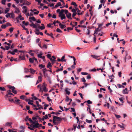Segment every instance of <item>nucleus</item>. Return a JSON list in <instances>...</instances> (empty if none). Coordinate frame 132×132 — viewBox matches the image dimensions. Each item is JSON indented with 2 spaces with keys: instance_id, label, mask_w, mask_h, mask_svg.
Masks as SVG:
<instances>
[{
  "instance_id": "1",
  "label": "nucleus",
  "mask_w": 132,
  "mask_h": 132,
  "mask_svg": "<svg viewBox=\"0 0 132 132\" xmlns=\"http://www.w3.org/2000/svg\"><path fill=\"white\" fill-rule=\"evenodd\" d=\"M6 94L5 95V100H7V99L12 97V96H14V95L11 92H6Z\"/></svg>"
},
{
  "instance_id": "2",
  "label": "nucleus",
  "mask_w": 132,
  "mask_h": 132,
  "mask_svg": "<svg viewBox=\"0 0 132 132\" xmlns=\"http://www.w3.org/2000/svg\"><path fill=\"white\" fill-rule=\"evenodd\" d=\"M53 123L55 125H57L59 123H60V122H56V119H55V118H54V116H53Z\"/></svg>"
},
{
  "instance_id": "3",
  "label": "nucleus",
  "mask_w": 132,
  "mask_h": 132,
  "mask_svg": "<svg viewBox=\"0 0 132 132\" xmlns=\"http://www.w3.org/2000/svg\"><path fill=\"white\" fill-rule=\"evenodd\" d=\"M54 117L56 118L55 119H56V121H57V122H59V121H61L62 120V119L60 117L55 116H54Z\"/></svg>"
},
{
  "instance_id": "4",
  "label": "nucleus",
  "mask_w": 132,
  "mask_h": 132,
  "mask_svg": "<svg viewBox=\"0 0 132 132\" xmlns=\"http://www.w3.org/2000/svg\"><path fill=\"white\" fill-rule=\"evenodd\" d=\"M42 80V78L41 76H40L38 77V80L37 81L36 85H37L40 82H41Z\"/></svg>"
},
{
  "instance_id": "5",
  "label": "nucleus",
  "mask_w": 132,
  "mask_h": 132,
  "mask_svg": "<svg viewBox=\"0 0 132 132\" xmlns=\"http://www.w3.org/2000/svg\"><path fill=\"white\" fill-rule=\"evenodd\" d=\"M32 127L34 128H38L39 127L38 123H36V124H33Z\"/></svg>"
},
{
  "instance_id": "6",
  "label": "nucleus",
  "mask_w": 132,
  "mask_h": 132,
  "mask_svg": "<svg viewBox=\"0 0 132 132\" xmlns=\"http://www.w3.org/2000/svg\"><path fill=\"white\" fill-rule=\"evenodd\" d=\"M59 26L62 29H63L66 27V26L64 25L63 24L61 23H60L59 24Z\"/></svg>"
},
{
  "instance_id": "7",
  "label": "nucleus",
  "mask_w": 132,
  "mask_h": 132,
  "mask_svg": "<svg viewBox=\"0 0 132 132\" xmlns=\"http://www.w3.org/2000/svg\"><path fill=\"white\" fill-rule=\"evenodd\" d=\"M66 16L69 19H72L71 13H69L68 14H67Z\"/></svg>"
},
{
  "instance_id": "8",
  "label": "nucleus",
  "mask_w": 132,
  "mask_h": 132,
  "mask_svg": "<svg viewBox=\"0 0 132 132\" xmlns=\"http://www.w3.org/2000/svg\"><path fill=\"white\" fill-rule=\"evenodd\" d=\"M30 4V3L29 2H28L26 0H24L23 1V5H24V4H26L27 5H28Z\"/></svg>"
},
{
  "instance_id": "9",
  "label": "nucleus",
  "mask_w": 132,
  "mask_h": 132,
  "mask_svg": "<svg viewBox=\"0 0 132 132\" xmlns=\"http://www.w3.org/2000/svg\"><path fill=\"white\" fill-rule=\"evenodd\" d=\"M42 87L43 88V90L45 92H47L48 91V90L46 87L44 85L42 86Z\"/></svg>"
},
{
  "instance_id": "10",
  "label": "nucleus",
  "mask_w": 132,
  "mask_h": 132,
  "mask_svg": "<svg viewBox=\"0 0 132 132\" xmlns=\"http://www.w3.org/2000/svg\"><path fill=\"white\" fill-rule=\"evenodd\" d=\"M29 25L31 27H32L33 28H37L36 26L33 23H32L31 24H29Z\"/></svg>"
},
{
  "instance_id": "11",
  "label": "nucleus",
  "mask_w": 132,
  "mask_h": 132,
  "mask_svg": "<svg viewBox=\"0 0 132 132\" xmlns=\"http://www.w3.org/2000/svg\"><path fill=\"white\" fill-rule=\"evenodd\" d=\"M60 17H61V19L62 20L65 19L66 18V17L64 14L61 15Z\"/></svg>"
},
{
  "instance_id": "12",
  "label": "nucleus",
  "mask_w": 132,
  "mask_h": 132,
  "mask_svg": "<svg viewBox=\"0 0 132 132\" xmlns=\"http://www.w3.org/2000/svg\"><path fill=\"white\" fill-rule=\"evenodd\" d=\"M64 10L63 9H62L61 10V12L59 13V17H60V16L61 15L63 14V13L64 12Z\"/></svg>"
},
{
  "instance_id": "13",
  "label": "nucleus",
  "mask_w": 132,
  "mask_h": 132,
  "mask_svg": "<svg viewBox=\"0 0 132 132\" xmlns=\"http://www.w3.org/2000/svg\"><path fill=\"white\" fill-rule=\"evenodd\" d=\"M20 101V100H19V99H16V100H15L14 101V103H15V102H16L15 103L17 104H18V105H19L20 104V103L19 102V101Z\"/></svg>"
},
{
  "instance_id": "14",
  "label": "nucleus",
  "mask_w": 132,
  "mask_h": 132,
  "mask_svg": "<svg viewBox=\"0 0 132 132\" xmlns=\"http://www.w3.org/2000/svg\"><path fill=\"white\" fill-rule=\"evenodd\" d=\"M61 3L60 2H58L57 3V4L55 5V7H58L60 6H61Z\"/></svg>"
},
{
  "instance_id": "15",
  "label": "nucleus",
  "mask_w": 132,
  "mask_h": 132,
  "mask_svg": "<svg viewBox=\"0 0 132 132\" xmlns=\"http://www.w3.org/2000/svg\"><path fill=\"white\" fill-rule=\"evenodd\" d=\"M12 123V122H7L6 123V126H10L11 127H12L11 126V125Z\"/></svg>"
},
{
  "instance_id": "16",
  "label": "nucleus",
  "mask_w": 132,
  "mask_h": 132,
  "mask_svg": "<svg viewBox=\"0 0 132 132\" xmlns=\"http://www.w3.org/2000/svg\"><path fill=\"white\" fill-rule=\"evenodd\" d=\"M12 6L13 7L15 8V10H17V11L18 12H20V11L19 10V9L17 7H16L15 6V5L14 4H13L12 5Z\"/></svg>"
},
{
  "instance_id": "17",
  "label": "nucleus",
  "mask_w": 132,
  "mask_h": 132,
  "mask_svg": "<svg viewBox=\"0 0 132 132\" xmlns=\"http://www.w3.org/2000/svg\"><path fill=\"white\" fill-rule=\"evenodd\" d=\"M127 56V53L126 54V56L125 58V61H126V59L127 58V59H129L131 58V57L129 55L128 56Z\"/></svg>"
},
{
  "instance_id": "18",
  "label": "nucleus",
  "mask_w": 132,
  "mask_h": 132,
  "mask_svg": "<svg viewBox=\"0 0 132 132\" xmlns=\"http://www.w3.org/2000/svg\"><path fill=\"white\" fill-rule=\"evenodd\" d=\"M43 55V53L42 52H41L39 54H38L37 56L39 58H42V55Z\"/></svg>"
},
{
  "instance_id": "19",
  "label": "nucleus",
  "mask_w": 132,
  "mask_h": 132,
  "mask_svg": "<svg viewBox=\"0 0 132 132\" xmlns=\"http://www.w3.org/2000/svg\"><path fill=\"white\" fill-rule=\"evenodd\" d=\"M30 71L31 73L32 74L36 72V71L35 70H34V69H33L30 68Z\"/></svg>"
},
{
  "instance_id": "20",
  "label": "nucleus",
  "mask_w": 132,
  "mask_h": 132,
  "mask_svg": "<svg viewBox=\"0 0 132 132\" xmlns=\"http://www.w3.org/2000/svg\"><path fill=\"white\" fill-rule=\"evenodd\" d=\"M29 60L30 63H32L34 62V60L33 59V58H30L29 59Z\"/></svg>"
},
{
  "instance_id": "21",
  "label": "nucleus",
  "mask_w": 132,
  "mask_h": 132,
  "mask_svg": "<svg viewBox=\"0 0 132 132\" xmlns=\"http://www.w3.org/2000/svg\"><path fill=\"white\" fill-rule=\"evenodd\" d=\"M33 102V101L30 100L28 101V104H31V105H34V104L32 103Z\"/></svg>"
},
{
  "instance_id": "22",
  "label": "nucleus",
  "mask_w": 132,
  "mask_h": 132,
  "mask_svg": "<svg viewBox=\"0 0 132 132\" xmlns=\"http://www.w3.org/2000/svg\"><path fill=\"white\" fill-rule=\"evenodd\" d=\"M63 70V67L62 66L60 68V69H58L57 70H56V72H58L59 71H62Z\"/></svg>"
},
{
  "instance_id": "23",
  "label": "nucleus",
  "mask_w": 132,
  "mask_h": 132,
  "mask_svg": "<svg viewBox=\"0 0 132 132\" xmlns=\"http://www.w3.org/2000/svg\"><path fill=\"white\" fill-rule=\"evenodd\" d=\"M29 20L31 19V20H32L33 21H36V19L34 16H32L31 17H29Z\"/></svg>"
},
{
  "instance_id": "24",
  "label": "nucleus",
  "mask_w": 132,
  "mask_h": 132,
  "mask_svg": "<svg viewBox=\"0 0 132 132\" xmlns=\"http://www.w3.org/2000/svg\"><path fill=\"white\" fill-rule=\"evenodd\" d=\"M68 88H66L65 89V92L67 94L69 95L70 94V92L68 90Z\"/></svg>"
},
{
  "instance_id": "25",
  "label": "nucleus",
  "mask_w": 132,
  "mask_h": 132,
  "mask_svg": "<svg viewBox=\"0 0 132 132\" xmlns=\"http://www.w3.org/2000/svg\"><path fill=\"white\" fill-rule=\"evenodd\" d=\"M44 74L45 78H49V77L48 76V74L46 72H44Z\"/></svg>"
},
{
  "instance_id": "26",
  "label": "nucleus",
  "mask_w": 132,
  "mask_h": 132,
  "mask_svg": "<svg viewBox=\"0 0 132 132\" xmlns=\"http://www.w3.org/2000/svg\"><path fill=\"white\" fill-rule=\"evenodd\" d=\"M65 57V56L64 55L63 56H62L61 58V61L62 62H63V61L65 62L66 60L64 59Z\"/></svg>"
},
{
  "instance_id": "27",
  "label": "nucleus",
  "mask_w": 132,
  "mask_h": 132,
  "mask_svg": "<svg viewBox=\"0 0 132 132\" xmlns=\"http://www.w3.org/2000/svg\"><path fill=\"white\" fill-rule=\"evenodd\" d=\"M20 98L22 100H24L25 98H26V96L22 95L20 96Z\"/></svg>"
},
{
  "instance_id": "28",
  "label": "nucleus",
  "mask_w": 132,
  "mask_h": 132,
  "mask_svg": "<svg viewBox=\"0 0 132 132\" xmlns=\"http://www.w3.org/2000/svg\"><path fill=\"white\" fill-rule=\"evenodd\" d=\"M52 66V65H51V63L50 62H49L48 63V64L47 65V67L49 68L50 69H51V68H50V67H51Z\"/></svg>"
},
{
  "instance_id": "29",
  "label": "nucleus",
  "mask_w": 132,
  "mask_h": 132,
  "mask_svg": "<svg viewBox=\"0 0 132 132\" xmlns=\"http://www.w3.org/2000/svg\"><path fill=\"white\" fill-rule=\"evenodd\" d=\"M10 9L9 8H6V9L5 10V13L6 14L9 11Z\"/></svg>"
},
{
  "instance_id": "30",
  "label": "nucleus",
  "mask_w": 132,
  "mask_h": 132,
  "mask_svg": "<svg viewBox=\"0 0 132 132\" xmlns=\"http://www.w3.org/2000/svg\"><path fill=\"white\" fill-rule=\"evenodd\" d=\"M45 65H43L42 64H39V67H40V69H41L42 68H44L45 67Z\"/></svg>"
},
{
  "instance_id": "31",
  "label": "nucleus",
  "mask_w": 132,
  "mask_h": 132,
  "mask_svg": "<svg viewBox=\"0 0 132 132\" xmlns=\"http://www.w3.org/2000/svg\"><path fill=\"white\" fill-rule=\"evenodd\" d=\"M7 27L6 24H3L1 26V28L3 29H5Z\"/></svg>"
},
{
  "instance_id": "32",
  "label": "nucleus",
  "mask_w": 132,
  "mask_h": 132,
  "mask_svg": "<svg viewBox=\"0 0 132 132\" xmlns=\"http://www.w3.org/2000/svg\"><path fill=\"white\" fill-rule=\"evenodd\" d=\"M87 102L88 104H91L92 103V102L90 100H88L87 101H85L84 103Z\"/></svg>"
},
{
  "instance_id": "33",
  "label": "nucleus",
  "mask_w": 132,
  "mask_h": 132,
  "mask_svg": "<svg viewBox=\"0 0 132 132\" xmlns=\"http://www.w3.org/2000/svg\"><path fill=\"white\" fill-rule=\"evenodd\" d=\"M39 116L38 115H37L35 117H33L32 118V119L33 120H36L37 119V118H38Z\"/></svg>"
},
{
  "instance_id": "34",
  "label": "nucleus",
  "mask_w": 132,
  "mask_h": 132,
  "mask_svg": "<svg viewBox=\"0 0 132 132\" xmlns=\"http://www.w3.org/2000/svg\"><path fill=\"white\" fill-rule=\"evenodd\" d=\"M21 17H22V16L21 15H19L17 17H16V19L18 21V19H20Z\"/></svg>"
},
{
  "instance_id": "35",
  "label": "nucleus",
  "mask_w": 132,
  "mask_h": 132,
  "mask_svg": "<svg viewBox=\"0 0 132 132\" xmlns=\"http://www.w3.org/2000/svg\"><path fill=\"white\" fill-rule=\"evenodd\" d=\"M10 16H11V17L12 18H13L14 17V14L13 13H11L10 14Z\"/></svg>"
},
{
  "instance_id": "36",
  "label": "nucleus",
  "mask_w": 132,
  "mask_h": 132,
  "mask_svg": "<svg viewBox=\"0 0 132 132\" xmlns=\"http://www.w3.org/2000/svg\"><path fill=\"white\" fill-rule=\"evenodd\" d=\"M19 59H20L21 60H24L25 57V55H23V56H21V58H19Z\"/></svg>"
},
{
  "instance_id": "37",
  "label": "nucleus",
  "mask_w": 132,
  "mask_h": 132,
  "mask_svg": "<svg viewBox=\"0 0 132 132\" xmlns=\"http://www.w3.org/2000/svg\"><path fill=\"white\" fill-rule=\"evenodd\" d=\"M122 93L124 94H128V93L127 92H126L125 89H123L122 90Z\"/></svg>"
},
{
  "instance_id": "38",
  "label": "nucleus",
  "mask_w": 132,
  "mask_h": 132,
  "mask_svg": "<svg viewBox=\"0 0 132 132\" xmlns=\"http://www.w3.org/2000/svg\"><path fill=\"white\" fill-rule=\"evenodd\" d=\"M99 27H98L96 28V29L95 30V33H96V32L98 31H100L101 30V29H99Z\"/></svg>"
},
{
  "instance_id": "39",
  "label": "nucleus",
  "mask_w": 132,
  "mask_h": 132,
  "mask_svg": "<svg viewBox=\"0 0 132 132\" xmlns=\"http://www.w3.org/2000/svg\"><path fill=\"white\" fill-rule=\"evenodd\" d=\"M7 100H8L10 102H14V101L13 100V99H11L9 98L7 99Z\"/></svg>"
},
{
  "instance_id": "40",
  "label": "nucleus",
  "mask_w": 132,
  "mask_h": 132,
  "mask_svg": "<svg viewBox=\"0 0 132 132\" xmlns=\"http://www.w3.org/2000/svg\"><path fill=\"white\" fill-rule=\"evenodd\" d=\"M56 31L57 32H59L60 33L62 32V31H61L60 29H59L58 28H57Z\"/></svg>"
},
{
  "instance_id": "41",
  "label": "nucleus",
  "mask_w": 132,
  "mask_h": 132,
  "mask_svg": "<svg viewBox=\"0 0 132 132\" xmlns=\"http://www.w3.org/2000/svg\"><path fill=\"white\" fill-rule=\"evenodd\" d=\"M0 90H2V91H5V90H6V89H5V88L4 87H0Z\"/></svg>"
},
{
  "instance_id": "42",
  "label": "nucleus",
  "mask_w": 132,
  "mask_h": 132,
  "mask_svg": "<svg viewBox=\"0 0 132 132\" xmlns=\"http://www.w3.org/2000/svg\"><path fill=\"white\" fill-rule=\"evenodd\" d=\"M29 118V117L28 116H26V118H25L24 120L26 122H27Z\"/></svg>"
},
{
  "instance_id": "43",
  "label": "nucleus",
  "mask_w": 132,
  "mask_h": 132,
  "mask_svg": "<svg viewBox=\"0 0 132 132\" xmlns=\"http://www.w3.org/2000/svg\"><path fill=\"white\" fill-rule=\"evenodd\" d=\"M86 122L89 123H91L92 122V121L91 120H89L87 119H86Z\"/></svg>"
},
{
  "instance_id": "44",
  "label": "nucleus",
  "mask_w": 132,
  "mask_h": 132,
  "mask_svg": "<svg viewBox=\"0 0 132 132\" xmlns=\"http://www.w3.org/2000/svg\"><path fill=\"white\" fill-rule=\"evenodd\" d=\"M9 53H10L12 55H14L15 54V53L13 51L12 52L11 51H9L8 52L7 54H8Z\"/></svg>"
},
{
  "instance_id": "45",
  "label": "nucleus",
  "mask_w": 132,
  "mask_h": 132,
  "mask_svg": "<svg viewBox=\"0 0 132 132\" xmlns=\"http://www.w3.org/2000/svg\"><path fill=\"white\" fill-rule=\"evenodd\" d=\"M6 27H7L8 26H12V25L10 23L8 22L6 23Z\"/></svg>"
},
{
  "instance_id": "46",
  "label": "nucleus",
  "mask_w": 132,
  "mask_h": 132,
  "mask_svg": "<svg viewBox=\"0 0 132 132\" xmlns=\"http://www.w3.org/2000/svg\"><path fill=\"white\" fill-rule=\"evenodd\" d=\"M71 4L74 5L76 7L77 6V5L76 4V3L74 2H72L71 3Z\"/></svg>"
},
{
  "instance_id": "47",
  "label": "nucleus",
  "mask_w": 132,
  "mask_h": 132,
  "mask_svg": "<svg viewBox=\"0 0 132 132\" xmlns=\"http://www.w3.org/2000/svg\"><path fill=\"white\" fill-rule=\"evenodd\" d=\"M50 60H51V62L53 63H54L55 62V59H53L52 58H50Z\"/></svg>"
},
{
  "instance_id": "48",
  "label": "nucleus",
  "mask_w": 132,
  "mask_h": 132,
  "mask_svg": "<svg viewBox=\"0 0 132 132\" xmlns=\"http://www.w3.org/2000/svg\"><path fill=\"white\" fill-rule=\"evenodd\" d=\"M68 31H69L70 30H72L73 29V28H71V27H67V28Z\"/></svg>"
},
{
  "instance_id": "49",
  "label": "nucleus",
  "mask_w": 132,
  "mask_h": 132,
  "mask_svg": "<svg viewBox=\"0 0 132 132\" xmlns=\"http://www.w3.org/2000/svg\"><path fill=\"white\" fill-rule=\"evenodd\" d=\"M81 74L83 75H88V73L86 72H82L81 73Z\"/></svg>"
},
{
  "instance_id": "50",
  "label": "nucleus",
  "mask_w": 132,
  "mask_h": 132,
  "mask_svg": "<svg viewBox=\"0 0 132 132\" xmlns=\"http://www.w3.org/2000/svg\"><path fill=\"white\" fill-rule=\"evenodd\" d=\"M66 98L65 100V101L67 102H68L70 100L69 98L67 96H66Z\"/></svg>"
},
{
  "instance_id": "51",
  "label": "nucleus",
  "mask_w": 132,
  "mask_h": 132,
  "mask_svg": "<svg viewBox=\"0 0 132 132\" xmlns=\"http://www.w3.org/2000/svg\"><path fill=\"white\" fill-rule=\"evenodd\" d=\"M118 126L119 127H120L121 128H123V129L125 128V127L123 126H121V125L120 124H118Z\"/></svg>"
},
{
  "instance_id": "52",
  "label": "nucleus",
  "mask_w": 132,
  "mask_h": 132,
  "mask_svg": "<svg viewBox=\"0 0 132 132\" xmlns=\"http://www.w3.org/2000/svg\"><path fill=\"white\" fill-rule=\"evenodd\" d=\"M115 115L116 117V118H120L121 117V116H120L116 114H115Z\"/></svg>"
},
{
  "instance_id": "53",
  "label": "nucleus",
  "mask_w": 132,
  "mask_h": 132,
  "mask_svg": "<svg viewBox=\"0 0 132 132\" xmlns=\"http://www.w3.org/2000/svg\"><path fill=\"white\" fill-rule=\"evenodd\" d=\"M5 2H6V0H2V4L3 5H5Z\"/></svg>"
},
{
  "instance_id": "54",
  "label": "nucleus",
  "mask_w": 132,
  "mask_h": 132,
  "mask_svg": "<svg viewBox=\"0 0 132 132\" xmlns=\"http://www.w3.org/2000/svg\"><path fill=\"white\" fill-rule=\"evenodd\" d=\"M24 71L26 72H29V71L28 69L25 68L24 69Z\"/></svg>"
},
{
  "instance_id": "55",
  "label": "nucleus",
  "mask_w": 132,
  "mask_h": 132,
  "mask_svg": "<svg viewBox=\"0 0 132 132\" xmlns=\"http://www.w3.org/2000/svg\"><path fill=\"white\" fill-rule=\"evenodd\" d=\"M14 28H13L12 27L9 29V31L10 32H12L13 31Z\"/></svg>"
},
{
  "instance_id": "56",
  "label": "nucleus",
  "mask_w": 132,
  "mask_h": 132,
  "mask_svg": "<svg viewBox=\"0 0 132 132\" xmlns=\"http://www.w3.org/2000/svg\"><path fill=\"white\" fill-rule=\"evenodd\" d=\"M81 80L83 82H85L86 81V80L85 79V78L83 77V78H81Z\"/></svg>"
},
{
  "instance_id": "57",
  "label": "nucleus",
  "mask_w": 132,
  "mask_h": 132,
  "mask_svg": "<svg viewBox=\"0 0 132 132\" xmlns=\"http://www.w3.org/2000/svg\"><path fill=\"white\" fill-rule=\"evenodd\" d=\"M47 58L50 59V58H51V54H48L47 55Z\"/></svg>"
},
{
  "instance_id": "58",
  "label": "nucleus",
  "mask_w": 132,
  "mask_h": 132,
  "mask_svg": "<svg viewBox=\"0 0 132 132\" xmlns=\"http://www.w3.org/2000/svg\"><path fill=\"white\" fill-rule=\"evenodd\" d=\"M72 12H73V13H76V9H72Z\"/></svg>"
},
{
  "instance_id": "59",
  "label": "nucleus",
  "mask_w": 132,
  "mask_h": 132,
  "mask_svg": "<svg viewBox=\"0 0 132 132\" xmlns=\"http://www.w3.org/2000/svg\"><path fill=\"white\" fill-rule=\"evenodd\" d=\"M5 48L6 50H8L10 48V46H5Z\"/></svg>"
},
{
  "instance_id": "60",
  "label": "nucleus",
  "mask_w": 132,
  "mask_h": 132,
  "mask_svg": "<svg viewBox=\"0 0 132 132\" xmlns=\"http://www.w3.org/2000/svg\"><path fill=\"white\" fill-rule=\"evenodd\" d=\"M43 117L45 119H48V118L47 114H46L45 115V116H43Z\"/></svg>"
},
{
  "instance_id": "61",
  "label": "nucleus",
  "mask_w": 132,
  "mask_h": 132,
  "mask_svg": "<svg viewBox=\"0 0 132 132\" xmlns=\"http://www.w3.org/2000/svg\"><path fill=\"white\" fill-rule=\"evenodd\" d=\"M112 24V22H110L106 24V27H108L109 25L111 24Z\"/></svg>"
},
{
  "instance_id": "62",
  "label": "nucleus",
  "mask_w": 132,
  "mask_h": 132,
  "mask_svg": "<svg viewBox=\"0 0 132 132\" xmlns=\"http://www.w3.org/2000/svg\"><path fill=\"white\" fill-rule=\"evenodd\" d=\"M39 28L41 30H43L45 29V27L44 26H40V27H39Z\"/></svg>"
},
{
  "instance_id": "63",
  "label": "nucleus",
  "mask_w": 132,
  "mask_h": 132,
  "mask_svg": "<svg viewBox=\"0 0 132 132\" xmlns=\"http://www.w3.org/2000/svg\"><path fill=\"white\" fill-rule=\"evenodd\" d=\"M87 78L88 79H91V77L90 74H88V75L87 76Z\"/></svg>"
},
{
  "instance_id": "64",
  "label": "nucleus",
  "mask_w": 132,
  "mask_h": 132,
  "mask_svg": "<svg viewBox=\"0 0 132 132\" xmlns=\"http://www.w3.org/2000/svg\"><path fill=\"white\" fill-rule=\"evenodd\" d=\"M28 120L31 123H32V122H33V121L32 120L31 118H29Z\"/></svg>"
}]
</instances>
